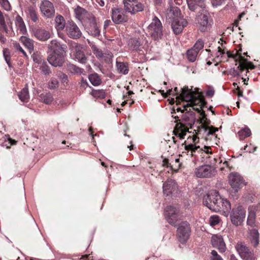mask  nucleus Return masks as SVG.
Wrapping results in <instances>:
<instances>
[{"instance_id":"nucleus-12","label":"nucleus","mask_w":260,"mask_h":260,"mask_svg":"<svg viewBox=\"0 0 260 260\" xmlns=\"http://www.w3.org/2000/svg\"><path fill=\"white\" fill-rule=\"evenodd\" d=\"M66 53H50L47 60L54 67H61L65 62Z\"/></svg>"},{"instance_id":"nucleus-21","label":"nucleus","mask_w":260,"mask_h":260,"mask_svg":"<svg viewBox=\"0 0 260 260\" xmlns=\"http://www.w3.org/2000/svg\"><path fill=\"white\" fill-rule=\"evenodd\" d=\"M187 24L186 20L182 18H174L172 23V28L174 34L177 35L181 33L184 27Z\"/></svg>"},{"instance_id":"nucleus-56","label":"nucleus","mask_w":260,"mask_h":260,"mask_svg":"<svg viewBox=\"0 0 260 260\" xmlns=\"http://www.w3.org/2000/svg\"><path fill=\"white\" fill-rule=\"evenodd\" d=\"M199 7L200 10L201 9H205V0H192Z\"/></svg>"},{"instance_id":"nucleus-62","label":"nucleus","mask_w":260,"mask_h":260,"mask_svg":"<svg viewBox=\"0 0 260 260\" xmlns=\"http://www.w3.org/2000/svg\"><path fill=\"white\" fill-rule=\"evenodd\" d=\"M192 107L193 110H194V111H197L198 113H200L201 115L204 118H205L206 119H207L206 117L205 112L204 110H201L198 108L194 107V106H193Z\"/></svg>"},{"instance_id":"nucleus-61","label":"nucleus","mask_w":260,"mask_h":260,"mask_svg":"<svg viewBox=\"0 0 260 260\" xmlns=\"http://www.w3.org/2000/svg\"><path fill=\"white\" fill-rule=\"evenodd\" d=\"M214 90L212 87H209L207 90L206 94L208 97H212L214 94Z\"/></svg>"},{"instance_id":"nucleus-22","label":"nucleus","mask_w":260,"mask_h":260,"mask_svg":"<svg viewBox=\"0 0 260 260\" xmlns=\"http://www.w3.org/2000/svg\"><path fill=\"white\" fill-rule=\"evenodd\" d=\"M211 243L213 246L217 248L220 252H224L226 249L225 244L221 235H213L211 238Z\"/></svg>"},{"instance_id":"nucleus-51","label":"nucleus","mask_w":260,"mask_h":260,"mask_svg":"<svg viewBox=\"0 0 260 260\" xmlns=\"http://www.w3.org/2000/svg\"><path fill=\"white\" fill-rule=\"evenodd\" d=\"M3 54L6 62L9 67H11L10 64V52L8 49H4L3 50Z\"/></svg>"},{"instance_id":"nucleus-17","label":"nucleus","mask_w":260,"mask_h":260,"mask_svg":"<svg viewBox=\"0 0 260 260\" xmlns=\"http://www.w3.org/2000/svg\"><path fill=\"white\" fill-rule=\"evenodd\" d=\"M32 33L37 40L42 42H45L51 37L50 32L41 27L34 28L32 29Z\"/></svg>"},{"instance_id":"nucleus-41","label":"nucleus","mask_w":260,"mask_h":260,"mask_svg":"<svg viewBox=\"0 0 260 260\" xmlns=\"http://www.w3.org/2000/svg\"><path fill=\"white\" fill-rule=\"evenodd\" d=\"M238 136L240 140H242L250 136L251 131L248 128H245L239 131Z\"/></svg>"},{"instance_id":"nucleus-49","label":"nucleus","mask_w":260,"mask_h":260,"mask_svg":"<svg viewBox=\"0 0 260 260\" xmlns=\"http://www.w3.org/2000/svg\"><path fill=\"white\" fill-rule=\"evenodd\" d=\"M219 217L217 215L211 216L209 219V223L210 225L214 226L217 225L219 222Z\"/></svg>"},{"instance_id":"nucleus-64","label":"nucleus","mask_w":260,"mask_h":260,"mask_svg":"<svg viewBox=\"0 0 260 260\" xmlns=\"http://www.w3.org/2000/svg\"><path fill=\"white\" fill-rule=\"evenodd\" d=\"M81 86L83 87H85V86H89V84L86 79H84V78H82L81 80Z\"/></svg>"},{"instance_id":"nucleus-35","label":"nucleus","mask_w":260,"mask_h":260,"mask_svg":"<svg viewBox=\"0 0 260 260\" xmlns=\"http://www.w3.org/2000/svg\"><path fill=\"white\" fill-rule=\"evenodd\" d=\"M67 70L73 74L81 75L84 70L72 63H69L67 66Z\"/></svg>"},{"instance_id":"nucleus-9","label":"nucleus","mask_w":260,"mask_h":260,"mask_svg":"<svg viewBox=\"0 0 260 260\" xmlns=\"http://www.w3.org/2000/svg\"><path fill=\"white\" fill-rule=\"evenodd\" d=\"M236 249L239 255L243 260H255V256L252 250H251L244 243H238L236 246Z\"/></svg>"},{"instance_id":"nucleus-42","label":"nucleus","mask_w":260,"mask_h":260,"mask_svg":"<svg viewBox=\"0 0 260 260\" xmlns=\"http://www.w3.org/2000/svg\"><path fill=\"white\" fill-rule=\"evenodd\" d=\"M181 163L179 158H176L174 160L172 161L170 164V168L173 171L177 172L180 168Z\"/></svg>"},{"instance_id":"nucleus-2","label":"nucleus","mask_w":260,"mask_h":260,"mask_svg":"<svg viewBox=\"0 0 260 260\" xmlns=\"http://www.w3.org/2000/svg\"><path fill=\"white\" fill-rule=\"evenodd\" d=\"M196 120L195 113L190 109L183 114L180 118V121L177 122L173 130V134L183 139L189 129L191 128Z\"/></svg>"},{"instance_id":"nucleus-28","label":"nucleus","mask_w":260,"mask_h":260,"mask_svg":"<svg viewBox=\"0 0 260 260\" xmlns=\"http://www.w3.org/2000/svg\"><path fill=\"white\" fill-rule=\"evenodd\" d=\"M66 25V21L63 16L58 15L56 16L55 19V27L57 31L62 30Z\"/></svg>"},{"instance_id":"nucleus-18","label":"nucleus","mask_w":260,"mask_h":260,"mask_svg":"<svg viewBox=\"0 0 260 260\" xmlns=\"http://www.w3.org/2000/svg\"><path fill=\"white\" fill-rule=\"evenodd\" d=\"M88 22V24L86 28L88 34L94 37H99L101 35L100 25L97 23L95 18L93 17Z\"/></svg>"},{"instance_id":"nucleus-7","label":"nucleus","mask_w":260,"mask_h":260,"mask_svg":"<svg viewBox=\"0 0 260 260\" xmlns=\"http://www.w3.org/2000/svg\"><path fill=\"white\" fill-rule=\"evenodd\" d=\"M124 9L114 8L111 10V18L113 22L116 24H122L127 22L128 17L126 15Z\"/></svg>"},{"instance_id":"nucleus-26","label":"nucleus","mask_w":260,"mask_h":260,"mask_svg":"<svg viewBox=\"0 0 260 260\" xmlns=\"http://www.w3.org/2000/svg\"><path fill=\"white\" fill-rule=\"evenodd\" d=\"M248 238L254 247H256L259 242V234L255 229L249 230Z\"/></svg>"},{"instance_id":"nucleus-5","label":"nucleus","mask_w":260,"mask_h":260,"mask_svg":"<svg viewBox=\"0 0 260 260\" xmlns=\"http://www.w3.org/2000/svg\"><path fill=\"white\" fill-rule=\"evenodd\" d=\"M162 25L156 16H154L152 22L148 27L149 35L154 40L160 39L162 36Z\"/></svg>"},{"instance_id":"nucleus-50","label":"nucleus","mask_w":260,"mask_h":260,"mask_svg":"<svg viewBox=\"0 0 260 260\" xmlns=\"http://www.w3.org/2000/svg\"><path fill=\"white\" fill-rule=\"evenodd\" d=\"M260 211V206L259 205H253L251 206L248 208V212L250 214H255L256 212Z\"/></svg>"},{"instance_id":"nucleus-4","label":"nucleus","mask_w":260,"mask_h":260,"mask_svg":"<svg viewBox=\"0 0 260 260\" xmlns=\"http://www.w3.org/2000/svg\"><path fill=\"white\" fill-rule=\"evenodd\" d=\"M228 179L231 188L235 192H237L246 185V183L243 177L237 172L231 173L228 176Z\"/></svg>"},{"instance_id":"nucleus-59","label":"nucleus","mask_w":260,"mask_h":260,"mask_svg":"<svg viewBox=\"0 0 260 260\" xmlns=\"http://www.w3.org/2000/svg\"><path fill=\"white\" fill-rule=\"evenodd\" d=\"M14 47L16 50H17L20 51V52H21L22 53H23V54L25 56H26V57L27 56L26 52L24 51V50L22 49V48L21 47V46L20 45V44L19 43H14Z\"/></svg>"},{"instance_id":"nucleus-57","label":"nucleus","mask_w":260,"mask_h":260,"mask_svg":"<svg viewBox=\"0 0 260 260\" xmlns=\"http://www.w3.org/2000/svg\"><path fill=\"white\" fill-rule=\"evenodd\" d=\"M169 13L171 14H173L175 17H177L180 15V11L177 7H174L170 9Z\"/></svg>"},{"instance_id":"nucleus-10","label":"nucleus","mask_w":260,"mask_h":260,"mask_svg":"<svg viewBox=\"0 0 260 260\" xmlns=\"http://www.w3.org/2000/svg\"><path fill=\"white\" fill-rule=\"evenodd\" d=\"M245 216V211L241 206L234 208L230 215L231 221L236 226L239 225L243 222Z\"/></svg>"},{"instance_id":"nucleus-11","label":"nucleus","mask_w":260,"mask_h":260,"mask_svg":"<svg viewBox=\"0 0 260 260\" xmlns=\"http://www.w3.org/2000/svg\"><path fill=\"white\" fill-rule=\"evenodd\" d=\"M165 216L167 221L172 225L176 226L179 219V209L174 206H168L165 209Z\"/></svg>"},{"instance_id":"nucleus-58","label":"nucleus","mask_w":260,"mask_h":260,"mask_svg":"<svg viewBox=\"0 0 260 260\" xmlns=\"http://www.w3.org/2000/svg\"><path fill=\"white\" fill-rule=\"evenodd\" d=\"M211 253L212 255L211 260H223L222 258L218 254L217 252L215 250H212Z\"/></svg>"},{"instance_id":"nucleus-20","label":"nucleus","mask_w":260,"mask_h":260,"mask_svg":"<svg viewBox=\"0 0 260 260\" xmlns=\"http://www.w3.org/2000/svg\"><path fill=\"white\" fill-rule=\"evenodd\" d=\"M50 53H66L67 46L64 44H60L56 40H52L48 45Z\"/></svg>"},{"instance_id":"nucleus-36","label":"nucleus","mask_w":260,"mask_h":260,"mask_svg":"<svg viewBox=\"0 0 260 260\" xmlns=\"http://www.w3.org/2000/svg\"><path fill=\"white\" fill-rule=\"evenodd\" d=\"M40 100L46 104H50L53 100V96L50 92H43L39 95Z\"/></svg>"},{"instance_id":"nucleus-13","label":"nucleus","mask_w":260,"mask_h":260,"mask_svg":"<svg viewBox=\"0 0 260 260\" xmlns=\"http://www.w3.org/2000/svg\"><path fill=\"white\" fill-rule=\"evenodd\" d=\"M209 14L206 9H201L199 11L197 21L199 25L200 29L202 32L206 31L209 26Z\"/></svg>"},{"instance_id":"nucleus-55","label":"nucleus","mask_w":260,"mask_h":260,"mask_svg":"<svg viewBox=\"0 0 260 260\" xmlns=\"http://www.w3.org/2000/svg\"><path fill=\"white\" fill-rule=\"evenodd\" d=\"M58 77L62 83H68L69 80L68 76L66 74L63 73H60Z\"/></svg>"},{"instance_id":"nucleus-43","label":"nucleus","mask_w":260,"mask_h":260,"mask_svg":"<svg viewBox=\"0 0 260 260\" xmlns=\"http://www.w3.org/2000/svg\"><path fill=\"white\" fill-rule=\"evenodd\" d=\"M238 56H239V61L240 62L238 68L240 70L241 72H243L246 69V64L247 62V59L245 58L241 55H238Z\"/></svg>"},{"instance_id":"nucleus-29","label":"nucleus","mask_w":260,"mask_h":260,"mask_svg":"<svg viewBox=\"0 0 260 260\" xmlns=\"http://www.w3.org/2000/svg\"><path fill=\"white\" fill-rule=\"evenodd\" d=\"M15 24L21 34H25L26 31V28L23 19L20 15H17L15 18Z\"/></svg>"},{"instance_id":"nucleus-38","label":"nucleus","mask_w":260,"mask_h":260,"mask_svg":"<svg viewBox=\"0 0 260 260\" xmlns=\"http://www.w3.org/2000/svg\"><path fill=\"white\" fill-rule=\"evenodd\" d=\"M198 52L192 48L187 50L186 52L187 58L190 62H194L197 58Z\"/></svg>"},{"instance_id":"nucleus-24","label":"nucleus","mask_w":260,"mask_h":260,"mask_svg":"<svg viewBox=\"0 0 260 260\" xmlns=\"http://www.w3.org/2000/svg\"><path fill=\"white\" fill-rule=\"evenodd\" d=\"M76 17L80 21H86L89 20L93 17L92 15L88 12L85 9L78 6L75 9Z\"/></svg>"},{"instance_id":"nucleus-52","label":"nucleus","mask_w":260,"mask_h":260,"mask_svg":"<svg viewBox=\"0 0 260 260\" xmlns=\"http://www.w3.org/2000/svg\"><path fill=\"white\" fill-rule=\"evenodd\" d=\"M58 82L55 78H52L49 83V87L50 89H55L58 87Z\"/></svg>"},{"instance_id":"nucleus-8","label":"nucleus","mask_w":260,"mask_h":260,"mask_svg":"<svg viewBox=\"0 0 260 260\" xmlns=\"http://www.w3.org/2000/svg\"><path fill=\"white\" fill-rule=\"evenodd\" d=\"M124 10L125 12L135 14L143 10V5L138 0H123Z\"/></svg>"},{"instance_id":"nucleus-63","label":"nucleus","mask_w":260,"mask_h":260,"mask_svg":"<svg viewBox=\"0 0 260 260\" xmlns=\"http://www.w3.org/2000/svg\"><path fill=\"white\" fill-rule=\"evenodd\" d=\"M225 1V0H211L212 5L214 6H219Z\"/></svg>"},{"instance_id":"nucleus-23","label":"nucleus","mask_w":260,"mask_h":260,"mask_svg":"<svg viewBox=\"0 0 260 260\" xmlns=\"http://www.w3.org/2000/svg\"><path fill=\"white\" fill-rule=\"evenodd\" d=\"M72 46V49L75 54V58L79 62L85 63L87 61V58L82 51V46L76 43H73Z\"/></svg>"},{"instance_id":"nucleus-34","label":"nucleus","mask_w":260,"mask_h":260,"mask_svg":"<svg viewBox=\"0 0 260 260\" xmlns=\"http://www.w3.org/2000/svg\"><path fill=\"white\" fill-rule=\"evenodd\" d=\"M20 41L30 51L34 50V41L26 37L22 36L20 38Z\"/></svg>"},{"instance_id":"nucleus-48","label":"nucleus","mask_w":260,"mask_h":260,"mask_svg":"<svg viewBox=\"0 0 260 260\" xmlns=\"http://www.w3.org/2000/svg\"><path fill=\"white\" fill-rule=\"evenodd\" d=\"M204 43L202 40H198L192 48L198 53L204 47Z\"/></svg>"},{"instance_id":"nucleus-37","label":"nucleus","mask_w":260,"mask_h":260,"mask_svg":"<svg viewBox=\"0 0 260 260\" xmlns=\"http://www.w3.org/2000/svg\"><path fill=\"white\" fill-rule=\"evenodd\" d=\"M28 16L34 22L38 20V16L37 13L36 9L32 6L28 8Z\"/></svg>"},{"instance_id":"nucleus-15","label":"nucleus","mask_w":260,"mask_h":260,"mask_svg":"<svg viewBox=\"0 0 260 260\" xmlns=\"http://www.w3.org/2000/svg\"><path fill=\"white\" fill-rule=\"evenodd\" d=\"M66 30L68 37L73 39H79L82 35L80 29L73 21L69 22Z\"/></svg>"},{"instance_id":"nucleus-44","label":"nucleus","mask_w":260,"mask_h":260,"mask_svg":"<svg viewBox=\"0 0 260 260\" xmlns=\"http://www.w3.org/2000/svg\"><path fill=\"white\" fill-rule=\"evenodd\" d=\"M247 224L252 228L256 226L255 215L249 213L247 220Z\"/></svg>"},{"instance_id":"nucleus-19","label":"nucleus","mask_w":260,"mask_h":260,"mask_svg":"<svg viewBox=\"0 0 260 260\" xmlns=\"http://www.w3.org/2000/svg\"><path fill=\"white\" fill-rule=\"evenodd\" d=\"M184 148L186 150L190 151V155L191 156H195L196 153H201V155H204V154L209 155V154H211V152L209 151V149H211L210 147L206 146L204 147V150L203 148H201L199 146H195L194 144H190L189 145H185Z\"/></svg>"},{"instance_id":"nucleus-39","label":"nucleus","mask_w":260,"mask_h":260,"mask_svg":"<svg viewBox=\"0 0 260 260\" xmlns=\"http://www.w3.org/2000/svg\"><path fill=\"white\" fill-rule=\"evenodd\" d=\"M202 128L204 129L205 132L207 133V135L208 136L213 135L216 132L218 131V128L215 127L213 126H209L205 124H202Z\"/></svg>"},{"instance_id":"nucleus-54","label":"nucleus","mask_w":260,"mask_h":260,"mask_svg":"<svg viewBox=\"0 0 260 260\" xmlns=\"http://www.w3.org/2000/svg\"><path fill=\"white\" fill-rule=\"evenodd\" d=\"M0 28H3L6 32L7 28L5 24V18L2 12L0 11Z\"/></svg>"},{"instance_id":"nucleus-45","label":"nucleus","mask_w":260,"mask_h":260,"mask_svg":"<svg viewBox=\"0 0 260 260\" xmlns=\"http://www.w3.org/2000/svg\"><path fill=\"white\" fill-rule=\"evenodd\" d=\"M40 69L44 75H49L51 72L49 67L45 61L40 64Z\"/></svg>"},{"instance_id":"nucleus-27","label":"nucleus","mask_w":260,"mask_h":260,"mask_svg":"<svg viewBox=\"0 0 260 260\" xmlns=\"http://www.w3.org/2000/svg\"><path fill=\"white\" fill-rule=\"evenodd\" d=\"M215 212H222L225 216H227L231 209V206L230 202L226 199H224L223 204L221 206H216Z\"/></svg>"},{"instance_id":"nucleus-33","label":"nucleus","mask_w":260,"mask_h":260,"mask_svg":"<svg viewBox=\"0 0 260 260\" xmlns=\"http://www.w3.org/2000/svg\"><path fill=\"white\" fill-rule=\"evenodd\" d=\"M128 46L132 50L139 51L141 50L142 44L139 39L133 38L129 40Z\"/></svg>"},{"instance_id":"nucleus-25","label":"nucleus","mask_w":260,"mask_h":260,"mask_svg":"<svg viewBox=\"0 0 260 260\" xmlns=\"http://www.w3.org/2000/svg\"><path fill=\"white\" fill-rule=\"evenodd\" d=\"M162 188L164 193L167 196H168L173 192L176 191L178 189V186L174 180L170 179L164 182Z\"/></svg>"},{"instance_id":"nucleus-40","label":"nucleus","mask_w":260,"mask_h":260,"mask_svg":"<svg viewBox=\"0 0 260 260\" xmlns=\"http://www.w3.org/2000/svg\"><path fill=\"white\" fill-rule=\"evenodd\" d=\"M90 94L95 98L104 99L106 96L105 90L103 89H92Z\"/></svg>"},{"instance_id":"nucleus-1","label":"nucleus","mask_w":260,"mask_h":260,"mask_svg":"<svg viewBox=\"0 0 260 260\" xmlns=\"http://www.w3.org/2000/svg\"><path fill=\"white\" fill-rule=\"evenodd\" d=\"M177 100L185 101L188 103L183 106V109L181 108H177V112L181 111L183 113L185 111H188L187 108L191 107L194 106H200L202 108L206 106L207 102L205 101L204 96L202 93L200 92L199 88H195L194 90L192 88L189 89L188 86H185L181 89V93L179 96H177Z\"/></svg>"},{"instance_id":"nucleus-16","label":"nucleus","mask_w":260,"mask_h":260,"mask_svg":"<svg viewBox=\"0 0 260 260\" xmlns=\"http://www.w3.org/2000/svg\"><path fill=\"white\" fill-rule=\"evenodd\" d=\"M41 13L47 18H51L54 15L55 9L51 2L47 0L42 2L40 6Z\"/></svg>"},{"instance_id":"nucleus-14","label":"nucleus","mask_w":260,"mask_h":260,"mask_svg":"<svg viewBox=\"0 0 260 260\" xmlns=\"http://www.w3.org/2000/svg\"><path fill=\"white\" fill-rule=\"evenodd\" d=\"M194 173L197 177L210 178L215 174V170L210 165H203L197 168Z\"/></svg>"},{"instance_id":"nucleus-31","label":"nucleus","mask_w":260,"mask_h":260,"mask_svg":"<svg viewBox=\"0 0 260 260\" xmlns=\"http://www.w3.org/2000/svg\"><path fill=\"white\" fill-rule=\"evenodd\" d=\"M88 79L91 84L94 86H98L102 83L101 78L99 75L95 73L89 75Z\"/></svg>"},{"instance_id":"nucleus-3","label":"nucleus","mask_w":260,"mask_h":260,"mask_svg":"<svg viewBox=\"0 0 260 260\" xmlns=\"http://www.w3.org/2000/svg\"><path fill=\"white\" fill-rule=\"evenodd\" d=\"M224 199L222 198L218 192L215 191L207 194L203 198V203L209 209L215 212L216 206H221L223 204Z\"/></svg>"},{"instance_id":"nucleus-32","label":"nucleus","mask_w":260,"mask_h":260,"mask_svg":"<svg viewBox=\"0 0 260 260\" xmlns=\"http://www.w3.org/2000/svg\"><path fill=\"white\" fill-rule=\"evenodd\" d=\"M19 99L22 102H27L29 99V95L27 85H26L18 94Z\"/></svg>"},{"instance_id":"nucleus-53","label":"nucleus","mask_w":260,"mask_h":260,"mask_svg":"<svg viewBox=\"0 0 260 260\" xmlns=\"http://www.w3.org/2000/svg\"><path fill=\"white\" fill-rule=\"evenodd\" d=\"M33 60L36 63L41 64L44 61L38 53H34L32 56Z\"/></svg>"},{"instance_id":"nucleus-47","label":"nucleus","mask_w":260,"mask_h":260,"mask_svg":"<svg viewBox=\"0 0 260 260\" xmlns=\"http://www.w3.org/2000/svg\"><path fill=\"white\" fill-rule=\"evenodd\" d=\"M188 7L190 11H199L200 9L199 7L192 0H186Z\"/></svg>"},{"instance_id":"nucleus-46","label":"nucleus","mask_w":260,"mask_h":260,"mask_svg":"<svg viewBox=\"0 0 260 260\" xmlns=\"http://www.w3.org/2000/svg\"><path fill=\"white\" fill-rule=\"evenodd\" d=\"M91 49L93 53L97 57L102 58L103 57V53L102 51L98 48L95 45H92L91 46Z\"/></svg>"},{"instance_id":"nucleus-30","label":"nucleus","mask_w":260,"mask_h":260,"mask_svg":"<svg viewBox=\"0 0 260 260\" xmlns=\"http://www.w3.org/2000/svg\"><path fill=\"white\" fill-rule=\"evenodd\" d=\"M116 65L117 70L119 73L123 75L128 74L129 70L127 63L116 61Z\"/></svg>"},{"instance_id":"nucleus-60","label":"nucleus","mask_w":260,"mask_h":260,"mask_svg":"<svg viewBox=\"0 0 260 260\" xmlns=\"http://www.w3.org/2000/svg\"><path fill=\"white\" fill-rule=\"evenodd\" d=\"M2 6L3 7V8L6 10L9 11L10 10L11 6H10V5L9 2L7 0H4L2 2Z\"/></svg>"},{"instance_id":"nucleus-6","label":"nucleus","mask_w":260,"mask_h":260,"mask_svg":"<svg viewBox=\"0 0 260 260\" xmlns=\"http://www.w3.org/2000/svg\"><path fill=\"white\" fill-rule=\"evenodd\" d=\"M190 228L187 221L181 222L177 229V237L179 241L181 243H185L190 236Z\"/></svg>"}]
</instances>
